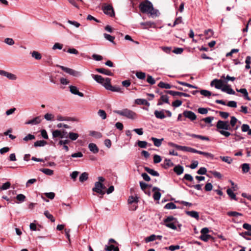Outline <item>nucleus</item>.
Segmentation results:
<instances>
[{
  "mask_svg": "<svg viewBox=\"0 0 251 251\" xmlns=\"http://www.w3.org/2000/svg\"><path fill=\"white\" fill-rule=\"evenodd\" d=\"M139 8L143 13L150 14L152 16H158V10L154 9L152 3L148 0L141 2L139 5Z\"/></svg>",
  "mask_w": 251,
  "mask_h": 251,
  "instance_id": "1",
  "label": "nucleus"
},
{
  "mask_svg": "<svg viewBox=\"0 0 251 251\" xmlns=\"http://www.w3.org/2000/svg\"><path fill=\"white\" fill-rule=\"evenodd\" d=\"M216 130L219 132L221 135L225 136L226 137H229L231 133L226 130H229L231 129L230 126V122L228 121H222L219 120L216 124Z\"/></svg>",
  "mask_w": 251,
  "mask_h": 251,
  "instance_id": "2",
  "label": "nucleus"
},
{
  "mask_svg": "<svg viewBox=\"0 0 251 251\" xmlns=\"http://www.w3.org/2000/svg\"><path fill=\"white\" fill-rule=\"evenodd\" d=\"M162 224L173 230H176L177 226L179 227L181 226V225L179 224L177 219L173 216H169L164 219Z\"/></svg>",
  "mask_w": 251,
  "mask_h": 251,
  "instance_id": "3",
  "label": "nucleus"
},
{
  "mask_svg": "<svg viewBox=\"0 0 251 251\" xmlns=\"http://www.w3.org/2000/svg\"><path fill=\"white\" fill-rule=\"evenodd\" d=\"M114 112L120 116H124L128 119L134 120L137 118V114L132 110L128 108H125L122 110H114Z\"/></svg>",
  "mask_w": 251,
  "mask_h": 251,
  "instance_id": "4",
  "label": "nucleus"
},
{
  "mask_svg": "<svg viewBox=\"0 0 251 251\" xmlns=\"http://www.w3.org/2000/svg\"><path fill=\"white\" fill-rule=\"evenodd\" d=\"M105 188L104 185L100 182H96L95 183V187L93 188L92 191L97 193L103 195L105 194L103 189Z\"/></svg>",
  "mask_w": 251,
  "mask_h": 251,
  "instance_id": "5",
  "label": "nucleus"
},
{
  "mask_svg": "<svg viewBox=\"0 0 251 251\" xmlns=\"http://www.w3.org/2000/svg\"><path fill=\"white\" fill-rule=\"evenodd\" d=\"M102 10L105 14L108 15L110 17H113L115 16V12L113 8L110 4H104L102 7Z\"/></svg>",
  "mask_w": 251,
  "mask_h": 251,
  "instance_id": "6",
  "label": "nucleus"
},
{
  "mask_svg": "<svg viewBox=\"0 0 251 251\" xmlns=\"http://www.w3.org/2000/svg\"><path fill=\"white\" fill-rule=\"evenodd\" d=\"M106 83L104 85V88L107 90L112 92H120L121 88L119 87L112 86L111 84V78L107 77L106 78Z\"/></svg>",
  "mask_w": 251,
  "mask_h": 251,
  "instance_id": "7",
  "label": "nucleus"
},
{
  "mask_svg": "<svg viewBox=\"0 0 251 251\" xmlns=\"http://www.w3.org/2000/svg\"><path fill=\"white\" fill-rule=\"evenodd\" d=\"M224 81L221 79H214L210 83L211 86H214L215 88L217 89H220L222 90L224 85Z\"/></svg>",
  "mask_w": 251,
  "mask_h": 251,
  "instance_id": "8",
  "label": "nucleus"
},
{
  "mask_svg": "<svg viewBox=\"0 0 251 251\" xmlns=\"http://www.w3.org/2000/svg\"><path fill=\"white\" fill-rule=\"evenodd\" d=\"M59 67L62 71L74 76H78L80 75V72L76 71L72 69L63 66H60Z\"/></svg>",
  "mask_w": 251,
  "mask_h": 251,
  "instance_id": "9",
  "label": "nucleus"
},
{
  "mask_svg": "<svg viewBox=\"0 0 251 251\" xmlns=\"http://www.w3.org/2000/svg\"><path fill=\"white\" fill-rule=\"evenodd\" d=\"M164 92L166 94H170L173 96H178L180 97L184 96L185 97H190L191 96L187 93H183V92H180L177 91H174L172 90H165Z\"/></svg>",
  "mask_w": 251,
  "mask_h": 251,
  "instance_id": "10",
  "label": "nucleus"
},
{
  "mask_svg": "<svg viewBox=\"0 0 251 251\" xmlns=\"http://www.w3.org/2000/svg\"><path fill=\"white\" fill-rule=\"evenodd\" d=\"M91 76L97 82L101 84L104 87L105 84L106 83V78H104L101 75H98L91 74Z\"/></svg>",
  "mask_w": 251,
  "mask_h": 251,
  "instance_id": "11",
  "label": "nucleus"
},
{
  "mask_svg": "<svg viewBox=\"0 0 251 251\" xmlns=\"http://www.w3.org/2000/svg\"><path fill=\"white\" fill-rule=\"evenodd\" d=\"M237 122L238 120L235 117L231 116L230 117V126L231 129L229 131H232L233 130H236L238 128L239 126L236 125Z\"/></svg>",
  "mask_w": 251,
  "mask_h": 251,
  "instance_id": "12",
  "label": "nucleus"
},
{
  "mask_svg": "<svg viewBox=\"0 0 251 251\" xmlns=\"http://www.w3.org/2000/svg\"><path fill=\"white\" fill-rule=\"evenodd\" d=\"M0 75L6 76L7 78L12 80H15L17 78L15 75L1 70H0Z\"/></svg>",
  "mask_w": 251,
  "mask_h": 251,
  "instance_id": "13",
  "label": "nucleus"
},
{
  "mask_svg": "<svg viewBox=\"0 0 251 251\" xmlns=\"http://www.w3.org/2000/svg\"><path fill=\"white\" fill-rule=\"evenodd\" d=\"M183 115L185 118L189 119L192 121L195 120L197 118L196 114L191 111L186 110L184 111Z\"/></svg>",
  "mask_w": 251,
  "mask_h": 251,
  "instance_id": "14",
  "label": "nucleus"
},
{
  "mask_svg": "<svg viewBox=\"0 0 251 251\" xmlns=\"http://www.w3.org/2000/svg\"><path fill=\"white\" fill-rule=\"evenodd\" d=\"M95 71L97 72H98L99 73L108 75V76H113L114 74L113 73L111 72V71L108 69H106L103 68H96L95 69Z\"/></svg>",
  "mask_w": 251,
  "mask_h": 251,
  "instance_id": "15",
  "label": "nucleus"
},
{
  "mask_svg": "<svg viewBox=\"0 0 251 251\" xmlns=\"http://www.w3.org/2000/svg\"><path fill=\"white\" fill-rule=\"evenodd\" d=\"M69 88L70 91L72 94L78 95L81 97H83L84 96L83 93L80 92L76 86L71 85Z\"/></svg>",
  "mask_w": 251,
  "mask_h": 251,
  "instance_id": "16",
  "label": "nucleus"
},
{
  "mask_svg": "<svg viewBox=\"0 0 251 251\" xmlns=\"http://www.w3.org/2000/svg\"><path fill=\"white\" fill-rule=\"evenodd\" d=\"M141 25H143V29H148L150 27H155V24L153 22L147 21L146 22H142L140 23Z\"/></svg>",
  "mask_w": 251,
  "mask_h": 251,
  "instance_id": "17",
  "label": "nucleus"
},
{
  "mask_svg": "<svg viewBox=\"0 0 251 251\" xmlns=\"http://www.w3.org/2000/svg\"><path fill=\"white\" fill-rule=\"evenodd\" d=\"M236 91L239 93H241L243 94V97L244 98V99L250 100L251 99L248 96V92L246 88H241L240 89H236Z\"/></svg>",
  "mask_w": 251,
  "mask_h": 251,
  "instance_id": "18",
  "label": "nucleus"
},
{
  "mask_svg": "<svg viewBox=\"0 0 251 251\" xmlns=\"http://www.w3.org/2000/svg\"><path fill=\"white\" fill-rule=\"evenodd\" d=\"M222 91L224 92H226L229 95H235V91L229 86L225 85L222 89Z\"/></svg>",
  "mask_w": 251,
  "mask_h": 251,
  "instance_id": "19",
  "label": "nucleus"
},
{
  "mask_svg": "<svg viewBox=\"0 0 251 251\" xmlns=\"http://www.w3.org/2000/svg\"><path fill=\"white\" fill-rule=\"evenodd\" d=\"M186 135L187 136H189L190 137H191L193 138H198V139H200L202 140H206V141L209 140V139L208 137L202 136L201 135H197V134L189 133H187L186 134Z\"/></svg>",
  "mask_w": 251,
  "mask_h": 251,
  "instance_id": "20",
  "label": "nucleus"
},
{
  "mask_svg": "<svg viewBox=\"0 0 251 251\" xmlns=\"http://www.w3.org/2000/svg\"><path fill=\"white\" fill-rule=\"evenodd\" d=\"M41 120L39 117H36L32 120H28L25 122L26 125H36L39 124Z\"/></svg>",
  "mask_w": 251,
  "mask_h": 251,
  "instance_id": "21",
  "label": "nucleus"
},
{
  "mask_svg": "<svg viewBox=\"0 0 251 251\" xmlns=\"http://www.w3.org/2000/svg\"><path fill=\"white\" fill-rule=\"evenodd\" d=\"M155 190H157V192H155L154 193L153 195V198L154 200L155 201H158L160 200L161 197V193L159 192L160 189L156 187H154L152 188V191H155Z\"/></svg>",
  "mask_w": 251,
  "mask_h": 251,
  "instance_id": "22",
  "label": "nucleus"
},
{
  "mask_svg": "<svg viewBox=\"0 0 251 251\" xmlns=\"http://www.w3.org/2000/svg\"><path fill=\"white\" fill-rule=\"evenodd\" d=\"M154 114L155 117L157 119H163L166 117V116L164 114V110H162L161 111L155 110Z\"/></svg>",
  "mask_w": 251,
  "mask_h": 251,
  "instance_id": "23",
  "label": "nucleus"
},
{
  "mask_svg": "<svg viewBox=\"0 0 251 251\" xmlns=\"http://www.w3.org/2000/svg\"><path fill=\"white\" fill-rule=\"evenodd\" d=\"M173 170L177 175H180L183 173L184 171V168L183 166L180 165H177L174 168Z\"/></svg>",
  "mask_w": 251,
  "mask_h": 251,
  "instance_id": "24",
  "label": "nucleus"
},
{
  "mask_svg": "<svg viewBox=\"0 0 251 251\" xmlns=\"http://www.w3.org/2000/svg\"><path fill=\"white\" fill-rule=\"evenodd\" d=\"M145 170L152 176H159V174L156 171L148 167H144Z\"/></svg>",
  "mask_w": 251,
  "mask_h": 251,
  "instance_id": "25",
  "label": "nucleus"
},
{
  "mask_svg": "<svg viewBox=\"0 0 251 251\" xmlns=\"http://www.w3.org/2000/svg\"><path fill=\"white\" fill-rule=\"evenodd\" d=\"M186 214L191 216V217L194 218L197 220L199 219V214L198 212L195 211H186Z\"/></svg>",
  "mask_w": 251,
  "mask_h": 251,
  "instance_id": "26",
  "label": "nucleus"
},
{
  "mask_svg": "<svg viewBox=\"0 0 251 251\" xmlns=\"http://www.w3.org/2000/svg\"><path fill=\"white\" fill-rule=\"evenodd\" d=\"M88 148L90 151L94 153H97L99 152V149L94 143H90L88 145Z\"/></svg>",
  "mask_w": 251,
  "mask_h": 251,
  "instance_id": "27",
  "label": "nucleus"
},
{
  "mask_svg": "<svg viewBox=\"0 0 251 251\" xmlns=\"http://www.w3.org/2000/svg\"><path fill=\"white\" fill-rule=\"evenodd\" d=\"M174 165V164L171 161V160L170 159L166 158L164 160V164L162 166V167L165 169H167L169 167H173Z\"/></svg>",
  "mask_w": 251,
  "mask_h": 251,
  "instance_id": "28",
  "label": "nucleus"
},
{
  "mask_svg": "<svg viewBox=\"0 0 251 251\" xmlns=\"http://www.w3.org/2000/svg\"><path fill=\"white\" fill-rule=\"evenodd\" d=\"M151 140L153 141L155 146L159 147L161 145L162 142L164 140V139H157L155 137H151Z\"/></svg>",
  "mask_w": 251,
  "mask_h": 251,
  "instance_id": "29",
  "label": "nucleus"
},
{
  "mask_svg": "<svg viewBox=\"0 0 251 251\" xmlns=\"http://www.w3.org/2000/svg\"><path fill=\"white\" fill-rule=\"evenodd\" d=\"M104 250L106 251H119L118 247H115L113 245H105Z\"/></svg>",
  "mask_w": 251,
  "mask_h": 251,
  "instance_id": "30",
  "label": "nucleus"
},
{
  "mask_svg": "<svg viewBox=\"0 0 251 251\" xmlns=\"http://www.w3.org/2000/svg\"><path fill=\"white\" fill-rule=\"evenodd\" d=\"M226 193L231 199L237 201V199L236 198L235 194L233 192V191L231 189H227L226 190Z\"/></svg>",
  "mask_w": 251,
  "mask_h": 251,
  "instance_id": "31",
  "label": "nucleus"
},
{
  "mask_svg": "<svg viewBox=\"0 0 251 251\" xmlns=\"http://www.w3.org/2000/svg\"><path fill=\"white\" fill-rule=\"evenodd\" d=\"M158 86L161 88H165V89H170L173 87V86L170 85L169 83H165L163 81H160L158 84Z\"/></svg>",
  "mask_w": 251,
  "mask_h": 251,
  "instance_id": "32",
  "label": "nucleus"
},
{
  "mask_svg": "<svg viewBox=\"0 0 251 251\" xmlns=\"http://www.w3.org/2000/svg\"><path fill=\"white\" fill-rule=\"evenodd\" d=\"M168 144L170 147H174L178 150L183 151L184 146L178 145L173 142H169Z\"/></svg>",
  "mask_w": 251,
  "mask_h": 251,
  "instance_id": "33",
  "label": "nucleus"
},
{
  "mask_svg": "<svg viewBox=\"0 0 251 251\" xmlns=\"http://www.w3.org/2000/svg\"><path fill=\"white\" fill-rule=\"evenodd\" d=\"M168 144L170 147H174L178 150L183 151L184 146L178 145L173 142H169Z\"/></svg>",
  "mask_w": 251,
  "mask_h": 251,
  "instance_id": "34",
  "label": "nucleus"
},
{
  "mask_svg": "<svg viewBox=\"0 0 251 251\" xmlns=\"http://www.w3.org/2000/svg\"><path fill=\"white\" fill-rule=\"evenodd\" d=\"M78 137H79V135L78 133L73 132H70L68 133V137L72 141L76 140L78 138Z\"/></svg>",
  "mask_w": 251,
  "mask_h": 251,
  "instance_id": "35",
  "label": "nucleus"
},
{
  "mask_svg": "<svg viewBox=\"0 0 251 251\" xmlns=\"http://www.w3.org/2000/svg\"><path fill=\"white\" fill-rule=\"evenodd\" d=\"M88 178V174L86 172H84L81 174L79 177V180L80 182H83L86 181Z\"/></svg>",
  "mask_w": 251,
  "mask_h": 251,
  "instance_id": "36",
  "label": "nucleus"
},
{
  "mask_svg": "<svg viewBox=\"0 0 251 251\" xmlns=\"http://www.w3.org/2000/svg\"><path fill=\"white\" fill-rule=\"evenodd\" d=\"M136 102L138 104L144 105L149 106L150 103L145 99H138L136 100Z\"/></svg>",
  "mask_w": 251,
  "mask_h": 251,
  "instance_id": "37",
  "label": "nucleus"
},
{
  "mask_svg": "<svg viewBox=\"0 0 251 251\" xmlns=\"http://www.w3.org/2000/svg\"><path fill=\"white\" fill-rule=\"evenodd\" d=\"M40 171L48 176H51L53 174V171L50 169L42 168L40 169Z\"/></svg>",
  "mask_w": 251,
  "mask_h": 251,
  "instance_id": "38",
  "label": "nucleus"
},
{
  "mask_svg": "<svg viewBox=\"0 0 251 251\" xmlns=\"http://www.w3.org/2000/svg\"><path fill=\"white\" fill-rule=\"evenodd\" d=\"M47 144V142L45 140H39L37 141L34 143V146L35 147H43Z\"/></svg>",
  "mask_w": 251,
  "mask_h": 251,
  "instance_id": "39",
  "label": "nucleus"
},
{
  "mask_svg": "<svg viewBox=\"0 0 251 251\" xmlns=\"http://www.w3.org/2000/svg\"><path fill=\"white\" fill-rule=\"evenodd\" d=\"M164 208L165 209H176L177 208V207L174 203L171 202H169V203H167L164 206Z\"/></svg>",
  "mask_w": 251,
  "mask_h": 251,
  "instance_id": "40",
  "label": "nucleus"
},
{
  "mask_svg": "<svg viewBox=\"0 0 251 251\" xmlns=\"http://www.w3.org/2000/svg\"><path fill=\"white\" fill-rule=\"evenodd\" d=\"M138 198L137 196L134 197L131 196L128 199V202L129 204H132L133 203H138Z\"/></svg>",
  "mask_w": 251,
  "mask_h": 251,
  "instance_id": "41",
  "label": "nucleus"
},
{
  "mask_svg": "<svg viewBox=\"0 0 251 251\" xmlns=\"http://www.w3.org/2000/svg\"><path fill=\"white\" fill-rule=\"evenodd\" d=\"M52 137L53 138L59 137L62 139L61 136V131L59 130H55L52 131Z\"/></svg>",
  "mask_w": 251,
  "mask_h": 251,
  "instance_id": "42",
  "label": "nucleus"
},
{
  "mask_svg": "<svg viewBox=\"0 0 251 251\" xmlns=\"http://www.w3.org/2000/svg\"><path fill=\"white\" fill-rule=\"evenodd\" d=\"M90 135L91 136H92L97 138V139H100L102 137V134L100 132H98V131H91Z\"/></svg>",
  "mask_w": 251,
  "mask_h": 251,
  "instance_id": "43",
  "label": "nucleus"
},
{
  "mask_svg": "<svg viewBox=\"0 0 251 251\" xmlns=\"http://www.w3.org/2000/svg\"><path fill=\"white\" fill-rule=\"evenodd\" d=\"M239 234L240 236L243 237L244 238H245L247 240H251V238L246 237V235L251 236V231L243 232L242 233H240Z\"/></svg>",
  "mask_w": 251,
  "mask_h": 251,
  "instance_id": "44",
  "label": "nucleus"
},
{
  "mask_svg": "<svg viewBox=\"0 0 251 251\" xmlns=\"http://www.w3.org/2000/svg\"><path fill=\"white\" fill-rule=\"evenodd\" d=\"M204 35L206 36V38L208 39L213 36L214 32L211 29H208L204 31Z\"/></svg>",
  "mask_w": 251,
  "mask_h": 251,
  "instance_id": "45",
  "label": "nucleus"
},
{
  "mask_svg": "<svg viewBox=\"0 0 251 251\" xmlns=\"http://www.w3.org/2000/svg\"><path fill=\"white\" fill-rule=\"evenodd\" d=\"M220 158L224 162H225L228 164H231L232 162V159L229 156H220Z\"/></svg>",
  "mask_w": 251,
  "mask_h": 251,
  "instance_id": "46",
  "label": "nucleus"
},
{
  "mask_svg": "<svg viewBox=\"0 0 251 251\" xmlns=\"http://www.w3.org/2000/svg\"><path fill=\"white\" fill-rule=\"evenodd\" d=\"M104 35V38L108 41H109V42L112 43H114H114V39H115V37L114 36H111L108 34H107V33H104L103 34Z\"/></svg>",
  "mask_w": 251,
  "mask_h": 251,
  "instance_id": "47",
  "label": "nucleus"
},
{
  "mask_svg": "<svg viewBox=\"0 0 251 251\" xmlns=\"http://www.w3.org/2000/svg\"><path fill=\"white\" fill-rule=\"evenodd\" d=\"M183 151H188V152L198 153V150H197L196 149L191 148V147L184 146Z\"/></svg>",
  "mask_w": 251,
  "mask_h": 251,
  "instance_id": "48",
  "label": "nucleus"
},
{
  "mask_svg": "<svg viewBox=\"0 0 251 251\" xmlns=\"http://www.w3.org/2000/svg\"><path fill=\"white\" fill-rule=\"evenodd\" d=\"M44 215L48 219H50L52 222H54L55 221V219L53 217V215L50 214L48 210H46L44 212Z\"/></svg>",
  "mask_w": 251,
  "mask_h": 251,
  "instance_id": "49",
  "label": "nucleus"
},
{
  "mask_svg": "<svg viewBox=\"0 0 251 251\" xmlns=\"http://www.w3.org/2000/svg\"><path fill=\"white\" fill-rule=\"evenodd\" d=\"M227 215L230 217H237L238 216H243V214L242 213L236 211L227 212Z\"/></svg>",
  "mask_w": 251,
  "mask_h": 251,
  "instance_id": "50",
  "label": "nucleus"
},
{
  "mask_svg": "<svg viewBox=\"0 0 251 251\" xmlns=\"http://www.w3.org/2000/svg\"><path fill=\"white\" fill-rule=\"evenodd\" d=\"M177 83L182 85H183V86H187L189 88H195V89H198V87L195 86V85H193L192 84H190L189 83H186V82H182V81H177Z\"/></svg>",
  "mask_w": 251,
  "mask_h": 251,
  "instance_id": "51",
  "label": "nucleus"
},
{
  "mask_svg": "<svg viewBox=\"0 0 251 251\" xmlns=\"http://www.w3.org/2000/svg\"><path fill=\"white\" fill-rule=\"evenodd\" d=\"M98 114L102 120H104L106 118V113L103 110L100 109L98 112Z\"/></svg>",
  "mask_w": 251,
  "mask_h": 251,
  "instance_id": "52",
  "label": "nucleus"
},
{
  "mask_svg": "<svg viewBox=\"0 0 251 251\" xmlns=\"http://www.w3.org/2000/svg\"><path fill=\"white\" fill-rule=\"evenodd\" d=\"M16 198L19 202H23L25 201L26 198L24 195L20 194L17 195Z\"/></svg>",
  "mask_w": 251,
  "mask_h": 251,
  "instance_id": "53",
  "label": "nucleus"
},
{
  "mask_svg": "<svg viewBox=\"0 0 251 251\" xmlns=\"http://www.w3.org/2000/svg\"><path fill=\"white\" fill-rule=\"evenodd\" d=\"M136 76L140 79H144L146 77V73L142 72H137Z\"/></svg>",
  "mask_w": 251,
  "mask_h": 251,
  "instance_id": "54",
  "label": "nucleus"
},
{
  "mask_svg": "<svg viewBox=\"0 0 251 251\" xmlns=\"http://www.w3.org/2000/svg\"><path fill=\"white\" fill-rule=\"evenodd\" d=\"M242 169L243 173H246L249 172L250 170V165L248 163H244L242 165Z\"/></svg>",
  "mask_w": 251,
  "mask_h": 251,
  "instance_id": "55",
  "label": "nucleus"
},
{
  "mask_svg": "<svg viewBox=\"0 0 251 251\" xmlns=\"http://www.w3.org/2000/svg\"><path fill=\"white\" fill-rule=\"evenodd\" d=\"M138 146L141 148H146L148 142L145 141H138L137 142Z\"/></svg>",
  "mask_w": 251,
  "mask_h": 251,
  "instance_id": "56",
  "label": "nucleus"
},
{
  "mask_svg": "<svg viewBox=\"0 0 251 251\" xmlns=\"http://www.w3.org/2000/svg\"><path fill=\"white\" fill-rule=\"evenodd\" d=\"M200 93L201 95L207 97H210L212 95L211 92L207 90H201L200 91Z\"/></svg>",
  "mask_w": 251,
  "mask_h": 251,
  "instance_id": "57",
  "label": "nucleus"
},
{
  "mask_svg": "<svg viewBox=\"0 0 251 251\" xmlns=\"http://www.w3.org/2000/svg\"><path fill=\"white\" fill-rule=\"evenodd\" d=\"M155 240H156V235L154 234H152L151 236H148L145 239L146 243L153 241Z\"/></svg>",
  "mask_w": 251,
  "mask_h": 251,
  "instance_id": "58",
  "label": "nucleus"
},
{
  "mask_svg": "<svg viewBox=\"0 0 251 251\" xmlns=\"http://www.w3.org/2000/svg\"><path fill=\"white\" fill-rule=\"evenodd\" d=\"M147 81L151 85H153L155 83V79L150 75H147Z\"/></svg>",
  "mask_w": 251,
  "mask_h": 251,
  "instance_id": "59",
  "label": "nucleus"
},
{
  "mask_svg": "<svg viewBox=\"0 0 251 251\" xmlns=\"http://www.w3.org/2000/svg\"><path fill=\"white\" fill-rule=\"evenodd\" d=\"M211 238L212 236L209 234L201 235L200 236V239L204 242H207Z\"/></svg>",
  "mask_w": 251,
  "mask_h": 251,
  "instance_id": "60",
  "label": "nucleus"
},
{
  "mask_svg": "<svg viewBox=\"0 0 251 251\" xmlns=\"http://www.w3.org/2000/svg\"><path fill=\"white\" fill-rule=\"evenodd\" d=\"M160 100L163 102L166 103L167 104H170L169 101V97L166 95H162L160 97Z\"/></svg>",
  "mask_w": 251,
  "mask_h": 251,
  "instance_id": "61",
  "label": "nucleus"
},
{
  "mask_svg": "<svg viewBox=\"0 0 251 251\" xmlns=\"http://www.w3.org/2000/svg\"><path fill=\"white\" fill-rule=\"evenodd\" d=\"M139 184H140L141 189L144 191H145V190L146 189V188L148 187L151 186V185H149L143 181H140Z\"/></svg>",
  "mask_w": 251,
  "mask_h": 251,
  "instance_id": "62",
  "label": "nucleus"
},
{
  "mask_svg": "<svg viewBox=\"0 0 251 251\" xmlns=\"http://www.w3.org/2000/svg\"><path fill=\"white\" fill-rule=\"evenodd\" d=\"M11 184L9 182H6L2 184L1 186L0 187V189L1 190H7L10 188Z\"/></svg>",
  "mask_w": 251,
  "mask_h": 251,
  "instance_id": "63",
  "label": "nucleus"
},
{
  "mask_svg": "<svg viewBox=\"0 0 251 251\" xmlns=\"http://www.w3.org/2000/svg\"><path fill=\"white\" fill-rule=\"evenodd\" d=\"M32 56L37 60H39L42 57L41 54L36 51H33L32 52Z\"/></svg>",
  "mask_w": 251,
  "mask_h": 251,
  "instance_id": "64",
  "label": "nucleus"
}]
</instances>
